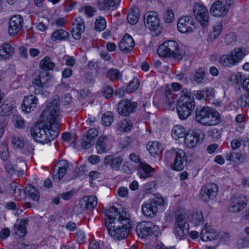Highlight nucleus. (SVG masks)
I'll return each mask as SVG.
<instances>
[{
	"label": "nucleus",
	"instance_id": "f257e3e1",
	"mask_svg": "<svg viewBox=\"0 0 249 249\" xmlns=\"http://www.w3.org/2000/svg\"><path fill=\"white\" fill-rule=\"evenodd\" d=\"M45 123L38 124L30 129L32 137L37 142L46 143L54 139L60 132L59 124V101L54 99L47 105Z\"/></svg>",
	"mask_w": 249,
	"mask_h": 249
},
{
	"label": "nucleus",
	"instance_id": "f03ea898",
	"mask_svg": "<svg viewBox=\"0 0 249 249\" xmlns=\"http://www.w3.org/2000/svg\"><path fill=\"white\" fill-rule=\"evenodd\" d=\"M105 214V224L110 236L118 240L127 237L132 227L129 213L124 210L118 211L116 207H112L107 209Z\"/></svg>",
	"mask_w": 249,
	"mask_h": 249
},
{
	"label": "nucleus",
	"instance_id": "7ed1b4c3",
	"mask_svg": "<svg viewBox=\"0 0 249 249\" xmlns=\"http://www.w3.org/2000/svg\"><path fill=\"white\" fill-rule=\"evenodd\" d=\"M195 108V102L192 93L189 89H183L177 107L179 118L181 120L187 119Z\"/></svg>",
	"mask_w": 249,
	"mask_h": 249
},
{
	"label": "nucleus",
	"instance_id": "20e7f679",
	"mask_svg": "<svg viewBox=\"0 0 249 249\" xmlns=\"http://www.w3.org/2000/svg\"><path fill=\"white\" fill-rule=\"evenodd\" d=\"M221 116L214 108L204 107L196 111V121L204 125L213 126L221 122Z\"/></svg>",
	"mask_w": 249,
	"mask_h": 249
},
{
	"label": "nucleus",
	"instance_id": "39448f33",
	"mask_svg": "<svg viewBox=\"0 0 249 249\" xmlns=\"http://www.w3.org/2000/svg\"><path fill=\"white\" fill-rule=\"evenodd\" d=\"M157 52L160 56L169 57L178 60H181L183 57L182 51L179 48L178 43L174 40L164 41L159 46Z\"/></svg>",
	"mask_w": 249,
	"mask_h": 249
},
{
	"label": "nucleus",
	"instance_id": "423d86ee",
	"mask_svg": "<svg viewBox=\"0 0 249 249\" xmlns=\"http://www.w3.org/2000/svg\"><path fill=\"white\" fill-rule=\"evenodd\" d=\"M168 162L171 163L172 169L181 171L186 166L187 157L184 150L179 148H174L168 151L165 155Z\"/></svg>",
	"mask_w": 249,
	"mask_h": 249
},
{
	"label": "nucleus",
	"instance_id": "0eeeda50",
	"mask_svg": "<svg viewBox=\"0 0 249 249\" xmlns=\"http://www.w3.org/2000/svg\"><path fill=\"white\" fill-rule=\"evenodd\" d=\"M245 50L244 48L237 47L231 51L230 54L221 55L218 62L224 68H230L239 63L244 57Z\"/></svg>",
	"mask_w": 249,
	"mask_h": 249
},
{
	"label": "nucleus",
	"instance_id": "6e6552de",
	"mask_svg": "<svg viewBox=\"0 0 249 249\" xmlns=\"http://www.w3.org/2000/svg\"><path fill=\"white\" fill-rule=\"evenodd\" d=\"M136 231L139 237L145 238L148 236L157 238L160 232L158 226L151 222L143 221L136 227Z\"/></svg>",
	"mask_w": 249,
	"mask_h": 249
},
{
	"label": "nucleus",
	"instance_id": "1a4fd4ad",
	"mask_svg": "<svg viewBox=\"0 0 249 249\" xmlns=\"http://www.w3.org/2000/svg\"><path fill=\"white\" fill-rule=\"evenodd\" d=\"M164 205V200L161 197H156L152 201L144 202L142 208L143 215L147 217H154L158 212V205Z\"/></svg>",
	"mask_w": 249,
	"mask_h": 249
},
{
	"label": "nucleus",
	"instance_id": "9d476101",
	"mask_svg": "<svg viewBox=\"0 0 249 249\" xmlns=\"http://www.w3.org/2000/svg\"><path fill=\"white\" fill-rule=\"evenodd\" d=\"M204 137L203 132L200 129L189 130L184 138L185 145L189 148H193L202 142Z\"/></svg>",
	"mask_w": 249,
	"mask_h": 249
},
{
	"label": "nucleus",
	"instance_id": "9b49d317",
	"mask_svg": "<svg viewBox=\"0 0 249 249\" xmlns=\"http://www.w3.org/2000/svg\"><path fill=\"white\" fill-rule=\"evenodd\" d=\"M193 13L202 27H206L209 25V14L206 8L202 3H196L194 5Z\"/></svg>",
	"mask_w": 249,
	"mask_h": 249
},
{
	"label": "nucleus",
	"instance_id": "f8f14e48",
	"mask_svg": "<svg viewBox=\"0 0 249 249\" xmlns=\"http://www.w3.org/2000/svg\"><path fill=\"white\" fill-rule=\"evenodd\" d=\"M50 79L49 74L47 72L41 71L36 77L33 78L30 88L33 89V92L36 94H38L43 90L45 85L49 82Z\"/></svg>",
	"mask_w": 249,
	"mask_h": 249
},
{
	"label": "nucleus",
	"instance_id": "ddd939ff",
	"mask_svg": "<svg viewBox=\"0 0 249 249\" xmlns=\"http://www.w3.org/2000/svg\"><path fill=\"white\" fill-rule=\"evenodd\" d=\"M137 106V102L124 99L118 103L117 111L119 115L124 117H128L136 111Z\"/></svg>",
	"mask_w": 249,
	"mask_h": 249
},
{
	"label": "nucleus",
	"instance_id": "4468645a",
	"mask_svg": "<svg viewBox=\"0 0 249 249\" xmlns=\"http://www.w3.org/2000/svg\"><path fill=\"white\" fill-rule=\"evenodd\" d=\"M247 205V198L245 196L233 195L231 198L228 210L231 213H238L246 208Z\"/></svg>",
	"mask_w": 249,
	"mask_h": 249
},
{
	"label": "nucleus",
	"instance_id": "2eb2a0df",
	"mask_svg": "<svg viewBox=\"0 0 249 249\" xmlns=\"http://www.w3.org/2000/svg\"><path fill=\"white\" fill-rule=\"evenodd\" d=\"M218 191L217 185L213 183H210L203 186L200 191V197L202 200L208 202L216 197Z\"/></svg>",
	"mask_w": 249,
	"mask_h": 249
},
{
	"label": "nucleus",
	"instance_id": "dca6fc26",
	"mask_svg": "<svg viewBox=\"0 0 249 249\" xmlns=\"http://www.w3.org/2000/svg\"><path fill=\"white\" fill-rule=\"evenodd\" d=\"M177 27L178 31L181 33L192 32L195 28L193 18L189 16L181 17L178 20Z\"/></svg>",
	"mask_w": 249,
	"mask_h": 249
},
{
	"label": "nucleus",
	"instance_id": "f3484780",
	"mask_svg": "<svg viewBox=\"0 0 249 249\" xmlns=\"http://www.w3.org/2000/svg\"><path fill=\"white\" fill-rule=\"evenodd\" d=\"M144 20L146 27L151 30H156L159 27L160 20L157 13L150 11L144 16Z\"/></svg>",
	"mask_w": 249,
	"mask_h": 249
},
{
	"label": "nucleus",
	"instance_id": "a211bd4d",
	"mask_svg": "<svg viewBox=\"0 0 249 249\" xmlns=\"http://www.w3.org/2000/svg\"><path fill=\"white\" fill-rule=\"evenodd\" d=\"M22 17L20 15L13 16L9 22L8 33L10 36H15L21 29L23 24Z\"/></svg>",
	"mask_w": 249,
	"mask_h": 249
},
{
	"label": "nucleus",
	"instance_id": "6ab92c4d",
	"mask_svg": "<svg viewBox=\"0 0 249 249\" xmlns=\"http://www.w3.org/2000/svg\"><path fill=\"white\" fill-rule=\"evenodd\" d=\"M98 131L96 128L89 129L83 137L81 142L82 147L85 149H89L94 143V139L98 136Z\"/></svg>",
	"mask_w": 249,
	"mask_h": 249
},
{
	"label": "nucleus",
	"instance_id": "aec40b11",
	"mask_svg": "<svg viewBox=\"0 0 249 249\" xmlns=\"http://www.w3.org/2000/svg\"><path fill=\"white\" fill-rule=\"evenodd\" d=\"M123 158L121 156H115L111 155L106 156L104 159V163L113 170L119 171L122 165Z\"/></svg>",
	"mask_w": 249,
	"mask_h": 249
},
{
	"label": "nucleus",
	"instance_id": "412c9836",
	"mask_svg": "<svg viewBox=\"0 0 249 249\" xmlns=\"http://www.w3.org/2000/svg\"><path fill=\"white\" fill-rule=\"evenodd\" d=\"M38 99L34 95L25 96L24 98L21 108L25 113H29L33 111L36 107Z\"/></svg>",
	"mask_w": 249,
	"mask_h": 249
},
{
	"label": "nucleus",
	"instance_id": "4be33fe9",
	"mask_svg": "<svg viewBox=\"0 0 249 249\" xmlns=\"http://www.w3.org/2000/svg\"><path fill=\"white\" fill-rule=\"evenodd\" d=\"M121 0H96V5L100 10H114L119 5Z\"/></svg>",
	"mask_w": 249,
	"mask_h": 249
},
{
	"label": "nucleus",
	"instance_id": "5701e85b",
	"mask_svg": "<svg viewBox=\"0 0 249 249\" xmlns=\"http://www.w3.org/2000/svg\"><path fill=\"white\" fill-rule=\"evenodd\" d=\"M135 45L133 38L128 34H126L119 43L120 50L124 52H130Z\"/></svg>",
	"mask_w": 249,
	"mask_h": 249
},
{
	"label": "nucleus",
	"instance_id": "b1692460",
	"mask_svg": "<svg viewBox=\"0 0 249 249\" xmlns=\"http://www.w3.org/2000/svg\"><path fill=\"white\" fill-rule=\"evenodd\" d=\"M97 205V198L95 196H86L80 200L79 205L84 210H92Z\"/></svg>",
	"mask_w": 249,
	"mask_h": 249
},
{
	"label": "nucleus",
	"instance_id": "393cba45",
	"mask_svg": "<svg viewBox=\"0 0 249 249\" xmlns=\"http://www.w3.org/2000/svg\"><path fill=\"white\" fill-rule=\"evenodd\" d=\"M210 12L212 15L219 17L225 16L228 11L221 1L217 0L211 6Z\"/></svg>",
	"mask_w": 249,
	"mask_h": 249
},
{
	"label": "nucleus",
	"instance_id": "a878e982",
	"mask_svg": "<svg viewBox=\"0 0 249 249\" xmlns=\"http://www.w3.org/2000/svg\"><path fill=\"white\" fill-rule=\"evenodd\" d=\"M218 235L217 232L213 230L211 226H208L207 224L202 229L200 237L203 241H212L217 238Z\"/></svg>",
	"mask_w": 249,
	"mask_h": 249
},
{
	"label": "nucleus",
	"instance_id": "bb28decb",
	"mask_svg": "<svg viewBox=\"0 0 249 249\" xmlns=\"http://www.w3.org/2000/svg\"><path fill=\"white\" fill-rule=\"evenodd\" d=\"M154 169L146 163H140L138 173L140 177L142 179H146L153 175Z\"/></svg>",
	"mask_w": 249,
	"mask_h": 249
},
{
	"label": "nucleus",
	"instance_id": "cd10ccee",
	"mask_svg": "<svg viewBox=\"0 0 249 249\" xmlns=\"http://www.w3.org/2000/svg\"><path fill=\"white\" fill-rule=\"evenodd\" d=\"M28 219H24L21 220L14 227L15 233L19 237L22 238L25 236L27 233L26 226L28 224Z\"/></svg>",
	"mask_w": 249,
	"mask_h": 249
},
{
	"label": "nucleus",
	"instance_id": "c85d7f7f",
	"mask_svg": "<svg viewBox=\"0 0 249 249\" xmlns=\"http://www.w3.org/2000/svg\"><path fill=\"white\" fill-rule=\"evenodd\" d=\"M24 192L26 196H29L34 201H38L40 199V194L38 191L32 185L28 184Z\"/></svg>",
	"mask_w": 249,
	"mask_h": 249
},
{
	"label": "nucleus",
	"instance_id": "c756f323",
	"mask_svg": "<svg viewBox=\"0 0 249 249\" xmlns=\"http://www.w3.org/2000/svg\"><path fill=\"white\" fill-rule=\"evenodd\" d=\"M146 148L153 156L160 154L162 150V146L158 142H149L147 144Z\"/></svg>",
	"mask_w": 249,
	"mask_h": 249
},
{
	"label": "nucleus",
	"instance_id": "7c9ffc66",
	"mask_svg": "<svg viewBox=\"0 0 249 249\" xmlns=\"http://www.w3.org/2000/svg\"><path fill=\"white\" fill-rule=\"evenodd\" d=\"M14 52V48L9 43H5L0 48V56L3 59H8Z\"/></svg>",
	"mask_w": 249,
	"mask_h": 249
},
{
	"label": "nucleus",
	"instance_id": "2f4dec72",
	"mask_svg": "<svg viewBox=\"0 0 249 249\" xmlns=\"http://www.w3.org/2000/svg\"><path fill=\"white\" fill-rule=\"evenodd\" d=\"M69 33L63 29H58L52 34L51 39L53 41H65L68 39Z\"/></svg>",
	"mask_w": 249,
	"mask_h": 249
},
{
	"label": "nucleus",
	"instance_id": "473e14b6",
	"mask_svg": "<svg viewBox=\"0 0 249 249\" xmlns=\"http://www.w3.org/2000/svg\"><path fill=\"white\" fill-rule=\"evenodd\" d=\"M186 134L185 128L180 125H176L172 129V136L176 140L185 137Z\"/></svg>",
	"mask_w": 249,
	"mask_h": 249
},
{
	"label": "nucleus",
	"instance_id": "72a5a7b5",
	"mask_svg": "<svg viewBox=\"0 0 249 249\" xmlns=\"http://www.w3.org/2000/svg\"><path fill=\"white\" fill-rule=\"evenodd\" d=\"M127 19L128 22L132 24H136L139 19V10L137 7H133L130 9L127 15Z\"/></svg>",
	"mask_w": 249,
	"mask_h": 249
},
{
	"label": "nucleus",
	"instance_id": "f704fd0d",
	"mask_svg": "<svg viewBox=\"0 0 249 249\" xmlns=\"http://www.w3.org/2000/svg\"><path fill=\"white\" fill-rule=\"evenodd\" d=\"M183 225L175 226L174 230L175 235L179 239L186 236L189 232V224H183Z\"/></svg>",
	"mask_w": 249,
	"mask_h": 249
},
{
	"label": "nucleus",
	"instance_id": "c9c22d12",
	"mask_svg": "<svg viewBox=\"0 0 249 249\" xmlns=\"http://www.w3.org/2000/svg\"><path fill=\"white\" fill-rule=\"evenodd\" d=\"M222 30V25L220 22L216 23L213 25V30L209 33L208 40L213 41L220 35Z\"/></svg>",
	"mask_w": 249,
	"mask_h": 249
},
{
	"label": "nucleus",
	"instance_id": "e433bc0d",
	"mask_svg": "<svg viewBox=\"0 0 249 249\" xmlns=\"http://www.w3.org/2000/svg\"><path fill=\"white\" fill-rule=\"evenodd\" d=\"M133 124L128 119H124L119 122L117 124V129L121 132H128L131 130Z\"/></svg>",
	"mask_w": 249,
	"mask_h": 249
},
{
	"label": "nucleus",
	"instance_id": "4c0bfd02",
	"mask_svg": "<svg viewBox=\"0 0 249 249\" xmlns=\"http://www.w3.org/2000/svg\"><path fill=\"white\" fill-rule=\"evenodd\" d=\"M68 166L67 163H64L62 166L58 167V169L56 173L55 171L53 172V181L58 182L63 178L67 170Z\"/></svg>",
	"mask_w": 249,
	"mask_h": 249
},
{
	"label": "nucleus",
	"instance_id": "58836bf2",
	"mask_svg": "<svg viewBox=\"0 0 249 249\" xmlns=\"http://www.w3.org/2000/svg\"><path fill=\"white\" fill-rule=\"evenodd\" d=\"M107 138L106 136H100L96 144V148L98 154H102L106 152L107 142Z\"/></svg>",
	"mask_w": 249,
	"mask_h": 249
},
{
	"label": "nucleus",
	"instance_id": "ea45409f",
	"mask_svg": "<svg viewBox=\"0 0 249 249\" xmlns=\"http://www.w3.org/2000/svg\"><path fill=\"white\" fill-rule=\"evenodd\" d=\"M107 77L112 81H116L121 79L122 73L118 69L110 68L107 72Z\"/></svg>",
	"mask_w": 249,
	"mask_h": 249
},
{
	"label": "nucleus",
	"instance_id": "a19ab883",
	"mask_svg": "<svg viewBox=\"0 0 249 249\" xmlns=\"http://www.w3.org/2000/svg\"><path fill=\"white\" fill-rule=\"evenodd\" d=\"M39 67L42 70L46 71L53 69L55 67V64L51 61L49 56H46L40 61Z\"/></svg>",
	"mask_w": 249,
	"mask_h": 249
},
{
	"label": "nucleus",
	"instance_id": "79ce46f5",
	"mask_svg": "<svg viewBox=\"0 0 249 249\" xmlns=\"http://www.w3.org/2000/svg\"><path fill=\"white\" fill-rule=\"evenodd\" d=\"M206 72L205 70L201 68L196 71L193 80L197 84H200L205 82L206 80Z\"/></svg>",
	"mask_w": 249,
	"mask_h": 249
},
{
	"label": "nucleus",
	"instance_id": "37998d69",
	"mask_svg": "<svg viewBox=\"0 0 249 249\" xmlns=\"http://www.w3.org/2000/svg\"><path fill=\"white\" fill-rule=\"evenodd\" d=\"M13 108V105L5 101L0 107V115L1 116H8L12 113Z\"/></svg>",
	"mask_w": 249,
	"mask_h": 249
},
{
	"label": "nucleus",
	"instance_id": "c03bdc74",
	"mask_svg": "<svg viewBox=\"0 0 249 249\" xmlns=\"http://www.w3.org/2000/svg\"><path fill=\"white\" fill-rule=\"evenodd\" d=\"M166 103L168 107H171L175 104V100L177 97L176 94L174 91L171 89H167L165 91Z\"/></svg>",
	"mask_w": 249,
	"mask_h": 249
},
{
	"label": "nucleus",
	"instance_id": "a18cd8bd",
	"mask_svg": "<svg viewBox=\"0 0 249 249\" xmlns=\"http://www.w3.org/2000/svg\"><path fill=\"white\" fill-rule=\"evenodd\" d=\"M203 216L201 212H194L190 219L191 221L196 226H198L203 222Z\"/></svg>",
	"mask_w": 249,
	"mask_h": 249
},
{
	"label": "nucleus",
	"instance_id": "49530a36",
	"mask_svg": "<svg viewBox=\"0 0 249 249\" xmlns=\"http://www.w3.org/2000/svg\"><path fill=\"white\" fill-rule=\"evenodd\" d=\"M202 90L206 91L204 92L203 100L210 102H212V103H213L215 96L213 89L211 88H206L202 89Z\"/></svg>",
	"mask_w": 249,
	"mask_h": 249
},
{
	"label": "nucleus",
	"instance_id": "de8ad7c7",
	"mask_svg": "<svg viewBox=\"0 0 249 249\" xmlns=\"http://www.w3.org/2000/svg\"><path fill=\"white\" fill-rule=\"evenodd\" d=\"M0 157L3 160H6L8 159L9 151L5 142H3L0 144Z\"/></svg>",
	"mask_w": 249,
	"mask_h": 249
},
{
	"label": "nucleus",
	"instance_id": "09e8293b",
	"mask_svg": "<svg viewBox=\"0 0 249 249\" xmlns=\"http://www.w3.org/2000/svg\"><path fill=\"white\" fill-rule=\"evenodd\" d=\"M107 22L103 17H99L95 22V29L97 31H102L106 28Z\"/></svg>",
	"mask_w": 249,
	"mask_h": 249
},
{
	"label": "nucleus",
	"instance_id": "8fccbe9b",
	"mask_svg": "<svg viewBox=\"0 0 249 249\" xmlns=\"http://www.w3.org/2000/svg\"><path fill=\"white\" fill-rule=\"evenodd\" d=\"M237 103L241 107H249V93L242 94L238 99Z\"/></svg>",
	"mask_w": 249,
	"mask_h": 249
},
{
	"label": "nucleus",
	"instance_id": "3c124183",
	"mask_svg": "<svg viewBox=\"0 0 249 249\" xmlns=\"http://www.w3.org/2000/svg\"><path fill=\"white\" fill-rule=\"evenodd\" d=\"M139 83L137 78H134L128 84L126 88V91L131 93L136 91L139 88Z\"/></svg>",
	"mask_w": 249,
	"mask_h": 249
},
{
	"label": "nucleus",
	"instance_id": "603ef678",
	"mask_svg": "<svg viewBox=\"0 0 249 249\" xmlns=\"http://www.w3.org/2000/svg\"><path fill=\"white\" fill-rule=\"evenodd\" d=\"M113 121V117L112 112L109 111L105 113L102 117L103 124L107 126L111 125Z\"/></svg>",
	"mask_w": 249,
	"mask_h": 249
},
{
	"label": "nucleus",
	"instance_id": "864d4df0",
	"mask_svg": "<svg viewBox=\"0 0 249 249\" xmlns=\"http://www.w3.org/2000/svg\"><path fill=\"white\" fill-rule=\"evenodd\" d=\"M72 28L77 29L78 31L84 32L85 30V25L83 20L80 17L76 18L72 24Z\"/></svg>",
	"mask_w": 249,
	"mask_h": 249
},
{
	"label": "nucleus",
	"instance_id": "5fc2aeb1",
	"mask_svg": "<svg viewBox=\"0 0 249 249\" xmlns=\"http://www.w3.org/2000/svg\"><path fill=\"white\" fill-rule=\"evenodd\" d=\"M4 165L6 171L11 174L20 172V169H18L16 166H15L8 160H6Z\"/></svg>",
	"mask_w": 249,
	"mask_h": 249
},
{
	"label": "nucleus",
	"instance_id": "6e6d98bb",
	"mask_svg": "<svg viewBox=\"0 0 249 249\" xmlns=\"http://www.w3.org/2000/svg\"><path fill=\"white\" fill-rule=\"evenodd\" d=\"M164 19L166 23H171L174 20V13L172 9H167L164 14Z\"/></svg>",
	"mask_w": 249,
	"mask_h": 249
},
{
	"label": "nucleus",
	"instance_id": "4d7b16f0",
	"mask_svg": "<svg viewBox=\"0 0 249 249\" xmlns=\"http://www.w3.org/2000/svg\"><path fill=\"white\" fill-rule=\"evenodd\" d=\"M249 245V238L248 237L243 236L239 238L237 241L236 245L238 249L247 247Z\"/></svg>",
	"mask_w": 249,
	"mask_h": 249
},
{
	"label": "nucleus",
	"instance_id": "13d9d810",
	"mask_svg": "<svg viewBox=\"0 0 249 249\" xmlns=\"http://www.w3.org/2000/svg\"><path fill=\"white\" fill-rule=\"evenodd\" d=\"M12 142L13 145L19 148L23 147L25 144L24 139L20 137H13Z\"/></svg>",
	"mask_w": 249,
	"mask_h": 249
},
{
	"label": "nucleus",
	"instance_id": "bf43d9fd",
	"mask_svg": "<svg viewBox=\"0 0 249 249\" xmlns=\"http://www.w3.org/2000/svg\"><path fill=\"white\" fill-rule=\"evenodd\" d=\"M13 122L17 127L21 128L24 126V122L22 118L18 115L13 116Z\"/></svg>",
	"mask_w": 249,
	"mask_h": 249
},
{
	"label": "nucleus",
	"instance_id": "052dcab7",
	"mask_svg": "<svg viewBox=\"0 0 249 249\" xmlns=\"http://www.w3.org/2000/svg\"><path fill=\"white\" fill-rule=\"evenodd\" d=\"M113 90L110 86H106L103 90V95L107 99H109L112 96Z\"/></svg>",
	"mask_w": 249,
	"mask_h": 249
},
{
	"label": "nucleus",
	"instance_id": "680f3d73",
	"mask_svg": "<svg viewBox=\"0 0 249 249\" xmlns=\"http://www.w3.org/2000/svg\"><path fill=\"white\" fill-rule=\"evenodd\" d=\"M118 194L121 197H127L128 196V190L126 187H121L118 190Z\"/></svg>",
	"mask_w": 249,
	"mask_h": 249
},
{
	"label": "nucleus",
	"instance_id": "e2e57ef3",
	"mask_svg": "<svg viewBox=\"0 0 249 249\" xmlns=\"http://www.w3.org/2000/svg\"><path fill=\"white\" fill-rule=\"evenodd\" d=\"M183 224H188L187 222H186L184 216L182 214H178L176 217L175 226H183Z\"/></svg>",
	"mask_w": 249,
	"mask_h": 249
},
{
	"label": "nucleus",
	"instance_id": "0e129e2a",
	"mask_svg": "<svg viewBox=\"0 0 249 249\" xmlns=\"http://www.w3.org/2000/svg\"><path fill=\"white\" fill-rule=\"evenodd\" d=\"M10 233V231L8 228H4L0 231V238L2 240H5L9 236Z\"/></svg>",
	"mask_w": 249,
	"mask_h": 249
},
{
	"label": "nucleus",
	"instance_id": "69168bd1",
	"mask_svg": "<svg viewBox=\"0 0 249 249\" xmlns=\"http://www.w3.org/2000/svg\"><path fill=\"white\" fill-rule=\"evenodd\" d=\"M85 14L89 17H92L96 11L95 8L91 6H88L84 8Z\"/></svg>",
	"mask_w": 249,
	"mask_h": 249
},
{
	"label": "nucleus",
	"instance_id": "338daca9",
	"mask_svg": "<svg viewBox=\"0 0 249 249\" xmlns=\"http://www.w3.org/2000/svg\"><path fill=\"white\" fill-rule=\"evenodd\" d=\"M205 92V91L202 90V89L199 90H195L194 91L192 95L193 96H194L197 99L199 100H203L204 94Z\"/></svg>",
	"mask_w": 249,
	"mask_h": 249
},
{
	"label": "nucleus",
	"instance_id": "774afa93",
	"mask_svg": "<svg viewBox=\"0 0 249 249\" xmlns=\"http://www.w3.org/2000/svg\"><path fill=\"white\" fill-rule=\"evenodd\" d=\"M211 136L214 138H218L221 134V130L217 128H213L210 131Z\"/></svg>",
	"mask_w": 249,
	"mask_h": 249
}]
</instances>
